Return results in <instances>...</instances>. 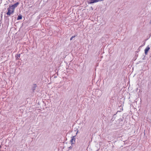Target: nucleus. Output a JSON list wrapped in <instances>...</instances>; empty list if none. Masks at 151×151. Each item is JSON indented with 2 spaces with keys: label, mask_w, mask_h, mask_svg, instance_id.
<instances>
[{
  "label": "nucleus",
  "mask_w": 151,
  "mask_h": 151,
  "mask_svg": "<svg viewBox=\"0 0 151 151\" xmlns=\"http://www.w3.org/2000/svg\"><path fill=\"white\" fill-rule=\"evenodd\" d=\"M8 12L6 13V14L9 16L10 15L12 14L14 12V10L12 8H11L10 6H9L8 8Z\"/></svg>",
  "instance_id": "1"
},
{
  "label": "nucleus",
  "mask_w": 151,
  "mask_h": 151,
  "mask_svg": "<svg viewBox=\"0 0 151 151\" xmlns=\"http://www.w3.org/2000/svg\"><path fill=\"white\" fill-rule=\"evenodd\" d=\"M19 4V3L17 2L12 6H10L11 8H12L13 10H14L15 8Z\"/></svg>",
  "instance_id": "2"
},
{
  "label": "nucleus",
  "mask_w": 151,
  "mask_h": 151,
  "mask_svg": "<svg viewBox=\"0 0 151 151\" xmlns=\"http://www.w3.org/2000/svg\"><path fill=\"white\" fill-rule=\"evenodd\" d=\"M150 49V47H149V46H148L146 47L145 50V55H147L148 52Z\"/></svg>",
  "instance_id": "3"
},
{
  "label": "nucleus",
  "mask_w": 151,
  "mask_h": 151,
  "mask_svg": "<svg viewBox=\"0 0 151 151\" xmlns=\"http://www.w3.org/2000/svg\"><path fill=\"white\" fill-rule=\"evenodd\" d=\"M22 15H19L18 17V18L17 19L18 20L21 19H22Z\"/></svg>",
  "instance_id": "4"
},
{
  "label": "nucleus",
  "mask_w": 151,
  "mask_h": 151,
  "mask_svg": "<svg viewBox=\"0 0 151 151\" xmlns=\"http://www.w3.org/2000/svg\"><path fill=\"white\" fill-rule=\"evenodd\" d=\"M74 140H75V138H74V137H73L72 139H71L70 141L72 143L73 141H75Z\"/></svg>",
  "instance_id": "5"
},
{
  "label": "nucleus",
  "mask_w": 151,
  "mask_h": 151,
  "mask_svg": "<svg viewBox=\"0 0 151 151\" xmlns=\"http://www.w3.org/2000/svg\"><path fill=\"white\" fill-rule=\"evenodd\" d=\"M74 37H75V36H72V37H71L70 39V40H72L73 39V38Z\"/></svg>",
  "instance_id": "6"
},
{
  "label": "nucleus",
  "mask_w": 151,
  "mask_h": 151,
  "mask_svg": "<svg viewBox=\"0 0 151 151\" xmlns=\"http://www.w3.org/2000/svg\"><path fill=\"white\" fill-rule=\"evenodd\" d=\"M150 22H151V21H150Z\"/></svg>",
  "instance_id": "7"
},
{
  "label": "nucleus",
  "mask_w": 151,
  "mask_h": 151,
  "mask_svg": "<svg viewBox=\"0 0 151 151\" xmlns=\"http://www.w3.org/2000/svg\"><path fill=\"white\" fill-rule=\"evenodd\" d=\"M150 22H151V21H150Z\"/></svg>",
  "instance_id": "8"
},
{
  "label": "nucleus",
  "mask_w": 151,
  "mask_h": 151,
  "mask_svg": "<svg viewBox=\"0 0 151 151\" xmlns=\"http://www.w3.org/2000/svg\"><path fill=\"white\" fill-rule=\"evenodd\" d=\"M150 22H151V21H150Z\"/></svg>",
  "instance_id": "9"
}]
</instances>
